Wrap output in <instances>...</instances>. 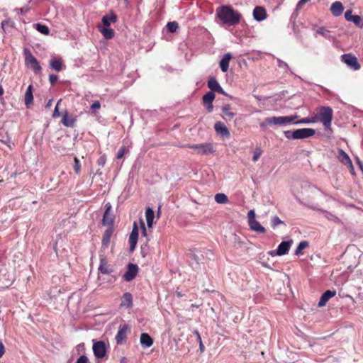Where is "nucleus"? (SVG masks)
<instances>
[{
    "label": "nucleus",
    "mask_w": 363,
    "mask_h": 363,
    "mask_svg": "<svg viewBox=\"0 0 363 363\" xmlns=\"http://www.w3.org/2000/svg\"><path fill=\"white\" fill-rule=\"evenodd\" d=\"M216 16L222 23L229 26L237 25L241 19V14L230 6H221L216 9Z\"/></svg>",
    "instance_id": "obj_1"
},
{
    "label": "nucleus",
    "mask_w": 363,
    "mask_h": 363,
    "mask_svg": "<svg viewBox=\"0 0 363 363\" xmlns=\"http://www.w3.org/2000/svg\"><path fill=\"white\" fill-rule=\"evenodd\" d=\"M316 122H321L325 130H331L333 110L328 106H321L318 113L314 116Z\"/></svg>",
    "instance_id": "obj_2"
},
{
    "label": "nucleus",
    "mask_w": 363,
    "mask_h": 363,
    "mask_svg": "<svg viewBox=\"0 0 363 363\" xmlns=\"http://www.w3.org/2000/svg\"><path fill=\"white\" fill-rule=\"evenodd\" d=\"M297 118L298 116L296 115L290 116L268 117L265 118L264 123H262L260 125L262 127L264 123L268 125H284L294 122Z\"/></svg>",
    "instance_id": "obj_3"
},
{
    "label": "nucleus",
    "mask_w": 363,
    "mask_h": 363,
    "mask_svg": "<svg viewBox=\"0 0 363 363\" xmlns=\"http://www.w3.org/2000/svg\"><path fill=\"white\" fill-rule=\"evenodd\" d=\"M24 53L26 65L29 66L35 73L40 72L42 69L37 59L28 49L24 50Z\"/></svg>",
    "instance_id": "obj_4"
},
{
    "label": "nucleus",
    "mask_w": 363,
    "mask_h": 363,
    "mask_svg": "<svg viewBox=\"0 0 363 363\" xmlns=\"http://www.w3.org/2000/svg\"><path fill=\"white\" fill-rule=\"evenodd\" d=\"M186 147L195 150L197 154L209 155L214 152L213 145L211 143L187 145Z\"/></svg>",
    "instance_id": "obj_5"
},
{
    "label": "nucleus",
    "mask_w": 363,
    "mask_h": 363,
    "mask_svg": "<svg viewBox=\"0 0 363 363\" xmlns=\"http://www.w3.org/2000/svg\"><path fill=\"white\" fill-rule=\"evenodd\" d=\"M93 352L97 359L104 358L107 353V347L104 341H96L93 340Z\"/></svg>",
    "instance_id": "obj_6"
},
{
    "label": "nucleus",
    "mask_w": 363,
    "mask_h": 363,
    "mask_svg": "<svg viewBox=\"0 0 363 363\" xmlns=\"http://www.w3.org/2000/svg\"><path fill=\"white\" fill-rule=\"evenodd\" d=\"M341 60L353 70H358L361 67L357 58L352 53L342 55L341 56Z\"/></svg>",
    "instance_id": "obj_7"
},
{
    "label": "nucleus",
    "mask_w": 363,
    "mask_h": 363,
    "mask_svg": "<svg viewBox=\"0 0 363 363\" xmlns=\"http://www.w3.org/2000/svg\"><path fill=\"white\" fill-rule=\"evenodd\" d=\"M315 133V131L314 129L304 128L294 130L293 135L294 136V139H303L310 138L314 135Z\"/></svg>",
    "instance_id": "obj_8"
},
{
    "label": "nucleus",
    "mask_w": 363,
    "mask_h": 363,
    "mask_svg": "<svg viewBox=\"0 0 363 363\" xmlns=\"http://www.w3.org/2000/svg\"><path fill=\"white\" fill-rule=\"evenodd\" d=\"M138 272V267L136 264L129 263L128 264V269L125 273L123 274V277L125 281H132L137 275Z\"/></svg>",
    "instance_id": "obj_9"
},
{
    "label": "nucleus",
    "mask_w": 363,
    "mask_h": 363,
    "mask_svg": "<svg viewBox=\"0 0 363 363\" xmlns=\"http://www.w3.org/2000/svg\"><path fill=\"white\" fill-rule=\"evenodd\" d=\"M138 238V227L136 222H134L132 232L129 236L130 250L133 251L135 248Z\"/></svg>",
    "instance_id": "obj_10"
},
{
    "label": "nucleus",
    "mask_w": 363,
    "mask_h": 363,
    "mask_svg": "<svg viewBox=\"0 0 363 363\" xmlns=\"http://www.w3.org/2000/svg\"><path fill=\"white\" fill-rule=\"evenodd\" d=\"M337 159L343 164L347 166L351 170L354 169L352 160L348 155L342 149L338 150Z\"/></svg>",
    "instance_id": "obj_11"
},
{
    "label": "nucleus",
    "mask_w": 363,
    "mask_h": 363,
    "mask_svg": "<svg viewBox=\"0 0 363 363\" xmlns=\"http://www.w3.org/2000/svg\"><path fill=\"white\" fill-rule=\"evenodd\" d=\"M215 94L213 91H208L203 96V104L206 106L208 112L213 111V101L215 99Z\"/></svg>",
    "instance_id": "obj_12"
},
{
    "label": "nucleus",
    "mask_w": 363,
    "mask_h": 363,
    "mask_svg": "<svg viewBox=\"0 0 363 363\" xmlns=\"http://www.w3.org/2000/svg\"><path fill=\"white\" fill-rule=\"evenodd\" d=\"M128 330L129 328L126 325L119 327L118 331L116 336L117 344H122L125 340Z\"/></svg>",
    "instance_id": "obj_13"
},
{
    "label": "nucleus",
    "mask_w": 363,
    "mask_h": 363,
    "mask_svg": "<svg viewBox=\"0 0 363 363\" xmlns=\"http://www.w3.org/2000/svg\"><path fill=\"white\" fill-rule=\"evenodd\" d=\"M292 243L293 241L291 240L281 242L276 250L277 255L281 256L287 254Z\"/></svg>",
    "instance_id": "obj_14"
},
{
    "label": "nucleus",
    "mask_w": 363,
    "mask_h": 363,
    "mask_svg": "<svg viewBox=\"0 0 363 363\" xmlns=\"http://www.w3.org/2000/svg\"><path fill=\"white\" fill-rule=\"evenodd\" d=\"M49 65L52 69H54L57 72L62 70L65 67L62 64L61 57H52L50 60Z\"/></svg>",
    "instance_id": "obj_15"
},
{
    "label": "nucleus",
    "mask_w": 363,
    "mask_h": 363,
    "mask_svg": "<svg viewBox=\"0 0 363 363\" xmlns=\"http://www.w3.org/2000/svg\"><path fill=\"white\" fill-rule=\"evenodd\" d=\"M99 271L104 274H108L113 272L112 267L108 264V261L105 257H101Z\"/></svg>",
    "instance_id": "obj_16"
},
{
    "label": "nucleus",
    "mask_w": 363,
    "mask_h": 363,
    "mask_svg": "<svg viewBox=\"0 0 363 363\" xmlns=\"http://www.w3.org/2000/svg\"><path fill=\"white\" fill-rule=\"evenodd\" d=\"M214 128L217 133L221 135L222 136L229 138L230 135V133L227 128V127L225 125V124L222 122H216L214 125Z\"/></svg>",
    "instance_id": "obj_17"
},
{
    "label": "nucleus",
    "mask_w": 363,
    "mask_h": 363,
    "mask_svg": "<svg viewBox=\"0 0 363 363\" xmlns=\"http://www.w3.org/2000/svg\"><path fill=\"white\" fill-rule=\"evenodd\" d=\"M335 295H336L335 291H331V290L326 291L325 292H324L322 294L320 301L318 303V306L319 307L324 306L326 304V303L329 301V299L334 297Z\"/></svg>",
    "instance_id": "obj_18"
},
{
    "label": "nucleus",
    "mask_w": 363,
    "mask_h": 363,
    "mask_svg": "<svg viewBox=\"0 0 363 363\" xmlns=\"http://www.w3.org/2000/svg\"><path fill=\"white\" fill-rule=\"evenodd\" d=\"M253 17L257 21H262L267 18L266 10L262 6H256L253 11Z\"/></svg>",
    "instance_id": "obj_19"
},
{
    "label": "nucleus",
    "mask_w": 363,
    "mask_h": 363,
    "mask_svg": "<svg viewBox=\"0 0 363 363\" xmlns=\"http://www.w3.org/2000/svg\"><path fill=\"white\" fill-rule=\"evenodd\" d=\"M133 306V296L130 293L126 292L124 293L122 298L120 306L121 308H130Z\"/></svg>",
    "instance_id": "obj_20"
},
{
    "label": "nucleus",
    "mask_w": 363,
    "mask_h": 363,
    "mask_svg": "<svg viewBox=\"0 0 363 363\" xmlns=\"http://www.w3.org/2000/svg\"><path fill=\"white\" fill-rule=\"evenodd\" d=\"M345 18L347 21L353 22L357 26H362L361 17L358 15H352L351 10H347L345 13Z\"/></svg>",
    "instance_id": "obj_21"
},
{
    "label": "nucleus",
    "mask_w": 363,
    "mask_h": 363,
    "mask_svg": "<svg viewBox=\"0 0 363 363\" xmlns=\"http://www.w3.org/2000/svg\"><path fill=\"white\" fill-rule=\"evenodd\" d=\"M24 102L27 108H30L33 104V86L31 84L28 86L25 93Z\"/></svg>",
    "instance_id": "obj_22"
},
{
    "label": "nucleus",
    "mask_w": 363,
    "mask_h": 363,
    "mask_svg": "<svg viewBox=\"0 0 363 363\" xmlns=\"http://www.w3.org/2000/svg\"><path fill=\"white\" fill-rule=\"evenodd\" d=\"M344 7L340 1H335L330 6V11L333 16H339L342 14Z\"/></svg>",
    "instance_id": "obj_23"
},
{
    "label": "nucleus",
    "mask_w": 363,
    "mask_h": 363,
    "mask_svg": "<svg viewBox=\"0 0 363 363\" xmlns=\"http://www.w3.org/2000/svg\"><path fill=\"white\" fill-rule=\"evenodd\" d=\"M222 111L223 118L225 120L231 121L235 116L230 104H225L222 108Z\"/></svg>",
    "instance_id": "obj_24"
},
{
    "label": "nucleus",
    "mask_w": 363,
    "mask_h": 363,
    "mask_svg": "<svg viewBox=\"0 0 363 363\" xmlns=\"http://www.w3.org/2000/svg\"><path fill=\"white\" fill-rule=\"evenodd\" d=\"M232 58V55L230 53L224 55L223 57L220 62V67L222 72H225L228 71L229 67V62Z\"/></svg>",
    "instance_id": "obj_25"
},
{
    "label": "nucleus",
    "mask_w": 363,
    "mask_h": 363,
    "mask_svg": "<svg viewBox=\"0 0 363 363\" xmlns=\"http://www.w3.org/2000/svg\"><path fill=\"white\" fill-rule=\"evenodd\" d=\"M140 341V344L145 347H150L153 345V340L147 333H142Z\"/></svg>",
    "instance_id": "obj_26"
},
{
    "label": "nucleus",
    "mask_w": 363,
    "mask_h": 363,
    "mask_svg": "<svg viewBox=\"0 0 363 363\" xmlns=\"http://www.w3.org/2000/svg\"><path fill=\"white\" fill-rule=\"evenodd\" d=\"M117 21V16L113 13L110 15H106L102 17L101 21L104 27H109L111 23H115Z\"/></svg>",
    "instance_id": "obj_27"
},
{
    "label": "nucleus",
    "mask_w": 363,
    "mask_h": 363,
    "mask_svg": "<svg viewBox=\"0 0 363 363\" xmlns=\"http://www.w3.org/2000/svg\"><path fill=\"white\" fill-rule=\"evenodd\" d=\"M76 122V119L69 116L68 113L66 112L64 113L62 119V123L66 127H74Z\"/></svg>",
    "instance_id": "obj_28"
},
{
    "label": "nucleus",
    "mask_w": 363,
    "mask_h": 363,
    "mask_svg": "<svg viewBox=\"0 0 363 363\" xmlns=\"http://www.w3.org/2000/svg\"><path fill=\"white\" fill-rule=\"evenodd\" d=\"M248 224L250 229L252 230L253 231L259 233H265L266 232L265 228L257 220H252V222L248 223Z\"/></svg>",
    "instance_id": "obj_29"
},
{
    "label": "nucleus",
    "mask_w": 363,
    "mask_h": 363,
    "mask_svg": "<svg viewBox=\"0 0 363 363\" xmlns=\"http://www.w3.org/2000/svg\"><path fill=\"white\" fill-rule=\"evenodd\" d=\"M111 210V205H108L106 206V211L104 212V216H103V223L104 225H111L113 222V218L112 215L110 213Z\"/></svg>",
    "instance_id": "obj_30"
},
{
    "label": "nucleus",
    "mask_w": 363,
    "mask_h": 363,
    "mask_svg": "<svg viewBox=\"0 0 363 363\" xmlns=\"http://www.w3.org/2000/svg\"><path fill=\"white\" fill-rule=\"evenodd\" d=\"M145 217H146L147 225L149 228H151L152 227L153 220L155 218V213L151 208L148 207L146 208Z\"/></svg>",
    "instance_id": "obj_31"
},
{
    "label": "nucleus",
    "mask_w": 363,
    "mask_h": 363,
    "mask_svg": "<svg viewBox=\"0 0 363 363\" xmlns=\"http://www.w3.org/2000/svg\"><path fill=\"white\" fill-rule=\"evenodd\" d=\"M99 28L102 33L103 36L106 39H111L114 37V30L113 29L111 28L110 27H104L101 28L99 26Z\"/></svg>",
    "instance_id": "obj_32"
},
{
    "label": "nucleus",
    "mask_w": 363,
    "mask_h": 363,
    "mask_svg": "<svg viewBox=\"0 0 363 363\" xmlns=\"http://www.w3.org/2000/svg\"><path fill=\"white\" fill-rule=\"evenodd\" d=\"M208 86L213 92L218 89V88L220 86V84L215 77H211L208 82Z\"/></svg>",
    "instance_id": "obj_33"
},
{
    "label": "nucleus",
    "mask_w": 363,
    "mask_h": 363,
    "mask_svg": "<svg viewBox=\"0 0 363 363\" xmlns=\"http://www.w3.org/2000/svg\"><path fill=\"white\" fill-rule=\"evenodd\" d=\"M215 201L218 203L224 204L228 201V196L225 194L219 193V194H216Z\"/></svg>",
    "instance_id": "obj_34"
},
{
    "label": "nucleus",
    "mask_w": 363,
    "mask_h": 363,
    "mask_svg": "<svg viewBox=\"0 0 363 363\" xmlns=\"http://www.w3.org/2000/svg\"><path fill=\"white\" fill-rule=\"evenodd\" d=\"M35 27L36 30L42 34L48 35L49 34V28L47 26L43 25L40 23H35Z\"/></svg>",
    "instance_id": "obj_35"
},
{
    "label": "nucleus",
    "mask_w": 363,
    "mask_h": 363,
    "mask_svg": "<svg viewBox=\"0 0 363 363\" xmlns=\"http://www.w3.org/2000/svg\"><path fill=\"white\" fill-rule=\"evenodd\" d=\"M111 235V230H108L105 232V233L103 236V240H102V246L103 247H108L109 242H110Z\"/></svg>",
    "instance_id": "obj_36"
},
{
    "label": "nucleus",
    "mask_w": 363,
    "mask_h": 363,
    "mask_svg": "<svg viewBox=\"0 0 363 363\" xmlns=\"http://www.w3.org/2000/svg\"><path fill=\"white\" fill-rule=\"evenodd\" d=\"M308 247V242L307 241H301L299 242L297 248L295 250V255H299L301 254L302 250Z\"/></svg>",
    "instance_id": "obj_37"
},
{
    "label": "nucleus",
    "mask_w": 363,
    "mask_h": 363,
    "mask_svg": "<svg viewBox=\"0 0 363 363\" xmlns=\"http://www.w3.org/2000/svg\"><path fill=\"white\" fill-rule=\"evenodd\" d=\"M316 123L315 116L303 118L298 121L294 122L295 124H308Z\"/></svg>",
    "instance_id": "obj_38"
},
{
    "label": "nucleus",
    "mask_w": 363,
    "mask_h": 363,
    "mask_svg": "<svg viewBox=\"0 0 363 363\" xmlns=\"http://www.w3.org/2000/svg\"><path fill=\"white\" fill-rule=\"evenodd\" d=\"M178 27V23L176 21L169 22L167 24V28L168 31L170 33L175 32L177 30Z\"/></svg>",
    "instance_id": "obj_39"
},
{
    "label": "nucleus",
    "mask_w": 363,
    "mask_h": 363,
    "mask_svg": "<svg viewBox=\"0 0 363 363\" xmlns=\"http://www.w3.org/2000/svg\"><path fill=\"white\" fill-rule=\"evenodd\" d=\"M280 224H284V222L281 220L278 216H274L272 218L271 225L273 228H275L277 225Z\"/></svg>",
    "instance_id": "obj_40"
},
{
    "label": "nucleus",
    "mask_w": 363,
    "mask_h": 363,
    "mask_svg": "<svg viewBox=\"0 0 363 363\" xmlns=\"http://www.w3.org/2000/svg\"><path fill=\"white\" fill-rule=\"evenodd\" d=\"M74 172L76 174H79L80 172V170H81V165H80V162H79V160L77 157H74Z\"/></svg>",
    "instance_id": "obj_41"
},
{
    "label": "nucleus",
    "mask_w": 363,
    "mask_h": 363,
    "mask_svg": "<svg viewBox=\"0 0 363 363\" xmlns=\"http://www.w3.org/2000/svg\"><path fill=\"white\" fill-rule=\"evenodd\" d=\"M234 247L237 248H241L244 245V242L240 240V238L237 235H234Z\"/></svg>",
    "instance_id": "obj_42"
},
{
    "label": "nucleus",
    "mask_w": 363,
    "mask_h": 363,
    "mask_svg": "<svg viewBox=\"0 0 363 363\" xmlns=\"http://www.w3.org/2000/svg\"><path fill=\"white\" fill-rule=\"evenodd\" d=\"M262 155V150L260 148H257L255 149V152H254V155L252 157V160L254 162H256L259 160V158Z\"/></svg>",
    "instance_id": "obj_43"
},
{
    "label": "nucleus",
    "mask_w": 363,
    "mask_h": 363,
    "mask_svg": "<svg viewBox=\"0 0 363 363\" xmlns=\"http://www.w3.org/2000/svg\"><path fill=\"white\" fill-rule=\"evenodd\" d=\"M76 363H91L88 357L85 355H81L77 359Z\"/></svg>",
    "instance_id": "obj_44"
},
{
    "label": "nucleus",
    "mask_w": 363,
    "mask_h": 363,
    "mask_svg": "<svg viewBox=\"0 0 363 363\" xmlns=\"http://www.w3.org/2000/svg\"><path fill=\"white\" fill-rule=\"evenodd\" d=\"M126 151H127L126 148L124 146L121 147L120 148V150H118V154L116 155V158L117 159H121L124 156V155L126 152Z\"/></svg>",
    "instance_id": "obj_45"
},
{
    "label": "nucleus",
    "mask_w": 363,
    "mask_h": 363,
    "mask_svg": "<svg viewBox=\"0 0 363 363\" xmlns=\"http://www.w3.org/2000/svg\"><path fill=\"white\" fill-rule=\"evenodd\" d=\"M247 216H248V223H250L252 220H256L255 219V212L254 210H250L248 212Z\"/></svg>",
    "instance_id": "obj_46"
},
{
    "label": "nucleus",
    "mask_w": 363,
    "mask_h": 363,
    "mask_svg": "<svg viewBox=\"0 0 363 363\" xmlns=\"http://www.w3.org/2000/svg\"><path fill=\"white\" fill-rule=\"evenodd\" d=\"M100 108H101V104L99 101H94L92 104V105L91 106V109L93 111H96L97 110L100 109Z\"/></svg>",
    "instance_id": "obj_47"
},
{
    "label": "nucleus",
    "mask_w": 363,
    "mask_h": 363,
    "mask_svg": "<svg viewBox=\"0 0 363 363\" xmlns=\"http://www.w3.org/2000/svg\"><path fill=\"white\" fill-rule=\"evenodd\" d=\"M140 226L142 228V233H141L142 235L144 237H146L147 236V230H146V228L145 225V223L142 219H140Z\"/></svg>",
    "instance_id": "obj_48"
},
{
    "label": "nucleus",
    "mask_w": 363,
    "mask_h": 363,
    "mask_svg": "<svg viewBox=\"0 0 363 363\" xmlns=\"http://www.w3.org/2000/svg\"><path fill=\"white\" fill-rule=\"evenodd\" d=\"M58 77L56 74H50L49 76V81L52 85L55 84V82L57 81Z\"/></svg>",
    "instance_id": "obj_49"
},
{
    "label": "nucleus",
    "mask_w": 363,
    "mask_h": 363,
    "mask_svg": "<svg viewBox=\"0 0 363 363\" xmlns=\"http://www.w3.org/2000/svg\"><path fill=\"white\" fill-rule=\"evenodd\" d=\"M277 63H278V66L279 67H282V68H284V69H288L289 68V66L287 65L286 62L278 59L277 60Z\"/></svg>",
    "instance_id": "obj_50"
},
{
    "label": "nucleus",
    "mask_w": 363,
    "mask_h": 363,
    "mask_svg": "<svg viewBox=\"0 0 363 363\" xmlns=\"http://www.w3.org/2000/svg\"><path fill=\"white\" fill-rule=\"evenodd\" d=\"M284 135L288 139H294V136L293 135L294 131L286 130L284 131Z\"/></svg>",
    "instance_id": "obj_51"
},
{
    "label": "nucleus",
    "mask_w": 363,
    "mask_h": 363,
    "mask_svg": "<svg viewBox=\"0 0 363 363\" xmlns=\"http://www.w3.org/2000/svg\"><path fill=\"white\" fill-rule=\"evenodd\" d=\"M325 216L328 219L333 220V221H337L339 220L336 216H335L334 215H333L330 213H326Z\"/></svg>",
    "instance_id": "obj_52"
},
{
    "label": "nucleus",
    "mask_w": 363,
    "mask_h": 363,
    "mask_svg": "<svg viewBox=\"0 0 363 363\" xmlns=\"http://www.w3.org/2000/svg\"><path fill=\"white\" fill-rule=\"evenodd\" d=\"M316 33L320 34V35H324V36H327V34H328V31L327 30L323 28H320L317 30Z\"/></svg>",
    "instance_id": "obj_53"
},
{
    "label": "nucleus",
    "mask_w": 363,
    "mask_h": 363,
    "mask_svg": "<svg viewBox=\"0 0 363 363\" xmlns=\"http://www.w3.org/2000/svg\"><path fill=\"white\" fill-rule=\"evenodd\" d=\"M60 102V101H59L57 102V105H56V106L55 108L54 113H53V115H52V116L54 118H57V117H58L60 116V112L58 111V105H59Z\"/></svg>",
    "instance_id": "obj_54"
},
{
    "label": "nucleus",
    "mask_w": 363,
    "mask_h": 363,
    "mask_svg": "<svg viewBox=\"0 0 363 363\" xmlns=\"http://www.w3.org/2000/svg\"><path fill=\"white\" fill-rule=\"evenodd\" d=\"M5 352V349L2 341L0 340V358L3 356Z\"/></svg>",
    "instance_id": "obj_55"
},
{
    "label": "nucleus",
    "mask_w": 363,
    "mask_h": 363,
    "mask_svg": "<svg viewBox=\"0 0 363 363\" xmlns=\"http://www.w3.org/2000/svg\"><path fill=\"white\" fill-rule=\"evenodd\" d=\"M216 91L223 95H227L223 89L220 86L218 88V89Z\"/></svg>",
    "instance_id": "obj_56"
},
{
    "label": "nucleus",
    "mask_w": 363,
    "mask_h": 363,
    "mask_svg": "<svg viewBox=\"0 0 363 363\" xmlns=\"http://www.w3.org/2000/svg\"><path fill=\"white\" fill-rule=\"evenodd\" d=\"M105 163V159L104 157H100L98 160L99 165H104Z\"/></svg>",
    "instance_id": "obj_57"
},
{
    "label": "nucleus",
    "mask_w": 363,
    "mask_h": 363,
    "mask_svg": "<svg viewBox=\"0 0 363 363\" xmlns=\"http://www.w3.org/2000/svg\"><path fill=\"white\" fill-rule=\"evenodd\" d=\"M199 348H200V350L203 352L205 350V347L202 343V340H201V342H199Z\"/></svg>",
    "instance_id": "obj_58"
},
{
    "label": "nucleus",
    "mask_w": 363,
    "mask_h": 363,
    "mask_svg": "<svg viewBox=\"0 0 363 363\" xmlns=\"http://www.w3.org/2000/svg\"><path fill=\"white\" fill-rule=\"evenodd\" d=\"M269 254L271 255L272 256H276L277 255V253H276V250H272V251H269Z\"/></svg>",
    "instance_id": "obj_59"
},
{
    "label": "nucleus",
    "mask_w": 363,
    "mask_h": 363,
    "mask_svg": "<svg viewBox=\"0 0 363 363\" xmlns=\"http://www.w3.org/2000/svg\"><path fill=\"white\" fill-rule=\"evenodd\" d=\"M196 336H197L199 341L201 342V337L198 331H196Z\"/></svg>",
    "instance_id": "obj_60"
},
{
    "label": "nucleus",
    "mask_w": 363,
    "mask_h": 363,
    "mask_svg": "<svg viewBox=\"0 0 363 363\" xmlns=\"http://www.w3.org/2000/svg\"><path fill=\"white\" fill-rule=\"evenodd\" d=\"M4 94V89L1 86H0V97L3 95Z\"/></svg>",
    "instance_id": "obj_61"
},
{
    "label": "nucleus",
    "mask_w": 363,
    "mask_h": 363,
    "mask_svg": "<svg viewBox=\"0 0 363 363\" xmlns=\"http://www.w3.org/2000/svg\"><path fill=\"white\" fill-rule=\"evenodd\" d=\"M52 101V99H50V100L48 102V104H47V105H46V107H50V106H51Z\"/></svg>",
    "instance_id": "obj_62"
},
{
    "label": "nucleus",
    "mask_w": 363,
    "mask_h": 363,
    "mask_svg": "<svg viewBox=\"0 0 363 363\" xmlns=\"http://www.w3.org/2000/svg\"><path fill=\"white\" fill-rule=\"evenodd\" d=\"M177 296L179 297H182V294L180 293V292H177Z\"/></svg>",
    "instance_id": "obj_63"
},
{
    "label": "nucleus",
    "mask_w": 363,
    "mask_h": 363,
    "mask_svg": "<svg viewBox=\"0 0 363 363\" xmlns=\"http://www.w3.org/2000/svg\"><path fill=\"white\" fill-rule=\"evenodd\" d=\"M191 306H192V307H196V308H198V307H199V306H198V305H195V304H192V305H191Z\"/></svg>",
    "instance_id": "obj_64"
}]
</instances>
